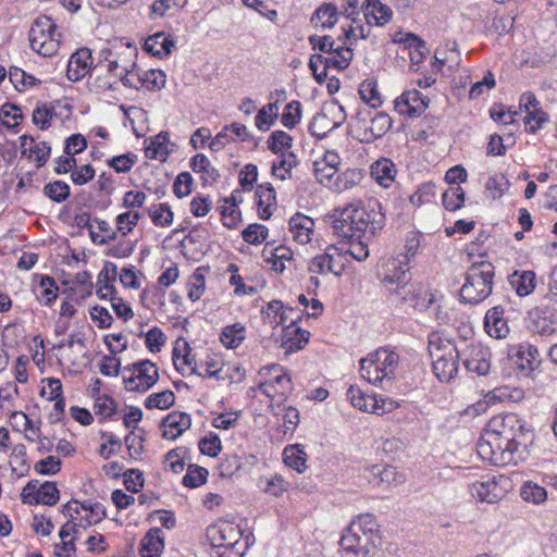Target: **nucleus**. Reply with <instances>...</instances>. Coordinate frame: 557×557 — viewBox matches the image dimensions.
<instances>
[{
	"label": "nucleus",
	"instance_id": "obj_1",
	"mask_svg": "<svg viewBox=\"0 0 557 557\" xmlns=\"http://www.w3.org/2000/svg\"><path fill=\"white\" fill-rule=\"evenodd\" d=\"M334 233L344 239L367 238L385 225V215L379 201L351 202L343 209H336L332 215Z\"/></svg>",
	"mask_w": 557,
	"mask_h": 557
},
{
	"label": "nucleus",
	"instance_id": "obj_2",
	"mask_svg": "<svg viewBox=\"0 0 557 557\" xmlns=\"http://www.w3.org/2000/svg\"><path fill=\"white\" fill-rule=\"evenodd\" d=\"M380 544L379 524L371 513L359 515L351 520L339 541L343 550L355 557H367Z\"/></svg>",
	"mask_w": 557,
	"mask_h": 557
},
{
	"label": "nucleus",
	"instance_id": "obj_3",
	"mask_svg": "<svg viewBox=\"0 0 557 557\" xmlns=\"http://www.w3.org/2000/svg\"><path fill=\"white\" fill-rule=\"evenodd\" d=\"M410 278L409 268H404L403 261H392L388 265V273L384 275L382 283L396 300L408 302L411 308L423 311L433 302L432 295L422 287L417 288L410 284Z\"/></svg>",
	"mask_w": 557,
	"mask_h": 557
},
{
	"label": "nucleus",
	"instance_id": "obj_4",
	"mask_svg": "<svg viewBox=\"0 0 557 557\" xmlns=\"http://www.w3.org/2000/svg\"><path fill=\"white\" fill-rule=\"evenodd\" d=\"M429 355L432 360V368L435 376L441 382H449L459 370L461 360V348L441 333L433 332L429 336Z\"/></svg>",
	"mask_w": 557,
	"mask_h": 557
},
{
	"label": "nucleus",
	"instance_id": "obj_5",
	"mask_svg": "<svg viewBox=\"0 0 557 557\" xmlns=\"http://www.w3.org/2000/svg\"><path fill=\"white\" fill-rule=\"evenodd\" d=\"M207 536L211 542L214 557H243L248 549V539L243 541L240 528L228 521L210 525Z\"/></svg>",
	"mask_w": 557,
	"mask_h": 557
},
{
	"label": "nucleus",
	"instance_id": "obj_6",
	"mask_svg": "<svg viewBox=\"0 0 557 557\" xmlns=\"http://www.w3.org/2000/svg\"><path fill=\"white\" fill-rule=\"evenodd\" d=\"M487 426V434L505 440L507 444H513V450H517V447L528 450L529 445L533 442V431L516 413L495 416L490 420Z\"/></svg>",
	"mask_w": 557,
	"mask_h": 557
},
{
	"label": "nucleus",
	"instance_id": "obj_7",
	"mask_svg": "<svg viewBox=\"0 0 557 557\" xmlns=\"http://www.w3.org/2000/svg\"><path fill=\"white\" fill-rule=\"evenodd\" d=\"M494 267L490 262L473 263L467 271L460 289V298L466 304L475 305L487 298L493 290Z\"/></svg>",
	"mask_w": 557,
	"mask_h": 557
},
{
	"label": "nucleus",
	"instance_id": "obj_8",
	"mask_svg": "<svg viewBox=\"0 0 557 557\" xmlns=\"http://www.w3.org/2000/svg\"><path fill=\"white\" fill-rule=\"evenodd\" d=\"M398 362L399 357L395 351L379 348L360 360V375L373 385H377L384 380L392 381Z\"/></svg>",
	"mask_w": 557,
	"mask_h": 557
},
{
	"label": "nucleus",
	"instance_id": "obj_9",
	"mask_svg": "<svg viewBox=\"0 0 557 557\" xmlns=\"http://www.w3.org/2000/svg\"><path fill=\"white\" fill-rule=\"evenodd\" d=\"M478 453L483 459L499 467L517 465L528 455V450H521L520 447L513 450V444H507L505 440L487 433L486 438L479 443Z\"/></svg>",
	"mask_w": 557,
	"mask_h": 557
},
{
	"label": "nucleus",
	"instance_id": "obj_10",
	"mask_svg": "<svg viewBox=\"0 0 557 557\" xmlns=\"http://www.w3.org/2000/svg\"><path fill=\"white\" fill-rule=\"evenodd\" d=\"M61 34L57 25L46 15L37 17L29 29V44L42 57H51L59 50Z\"/></svg>",
	"mask_w": 557,
	"mask_h": 557
},
{
	"label": "nucleus",
	"instance_id": "obj_11",
	"mask_svg": "<svg viewBox=\"0 0 557 557\" xmlns=\"http://www.w3.org/2000/svg\"><path fill=\"white\" fill-rule=\"evenodd\" d=\"M509 487L510 481L507 476L487 474L471 483L469 492L480 502L495 504L507 495Z\"/></svg>",
	"mask_w": 557,
	"mask_h": 557
},
{
	"label": "nucleus",
	"instance_id": "obj_12",
	"mask_svg": "<svg viewBox=\"0 0 557 557\" xmlns=\"http://www.w3.org/2000/svg\"><path fill=\"white\" fill-rule=\"evenodd\" d=\"M137 53V48L128 44L123 48L122 52H117L114 58L109 60L103 69L108 74V78L102 81L98 77L99 88L103 90H115L117 79L121 81L123 72L134 65V59H136Z\"/></svg>",
	"mask_w": 557,
	"mask_h": 557
},
{
	"label": "nucleus",
	"instance_id": "obj_13",
	"mask_svg": "<svg viewBox=\"0 0 557 557\" xmlns=\"http://www.w3.org/2000/svg\"><path fill=\"white\" fill-rule=\"evenodd\" d=\"M21 499L28 505L54 506L60 499V492L55 482L32 480L23 487Z\"/></svg>",
	"mask_w": 557,
	"mask_h": 557
},
{
	"label": "nucleus",
	"instance_id": "obj_14",
	"mask_svg": "<svg viewBox=\"0 0 557 557\" xmlns=\"http://www.w3.org/2000/svg\"><path fill=\"white\" fill-rule=\"evenodd\" d=\"M461 361L469 372L486 375L491 369V352L481 343H463Z\"/></svg>",
	"mask_w": 557,
	"mask_h": 557
},
{
	"label": "nucleus",
	"instance_id": "obj_15",
	"mask_svg": "<svg viewBox=\"0 0 557 557\" xmlns=\"http://www.w3.org/2000/svg\"><path fill=\"white\" fill-rule=\"evenodd\" d=\"M428 106L429 99L417 89L405 91L395 100V110L409 117L420 116Z\"/></svg>",
	"mask_w": 557,
	"mask_h": 557
},
{
	"label": "nucleus",
	"instance_id": "obj_16",
	"mask_svg": "<svg viewBox=\"0 0 557 557\" xmlns=\"http://www.w3.org/2000/svg\"><path fill=\"white\" fill-rule=\"evenodd\" d=\"M95 58L89 48H81L74 52L66 67V76L72 82H78L94 71Z\"/></svg>",
	"mask_w": 557,
	"mask_h": 557
},
{
	"label": "nucleus",
	"instance_id": "obj_17",
	"mask_svg": "<svg viewBox=\"0 0 557 557\" xmlns=\"http://www.w3.org/2000/svg\"><path fill=\"white\" fill-rule=\"evenodd\" d=\"M310 338V332L297 326L295 321L284 326L281 338V346L286 355L294 354L302 349Z\"/></svg>",
	"mask_w": 557,
	"mask_h": 557
},
{
	"label": "nucleus",
	"instance_id": "obj_18",
	"mask_svg": "<svg viewBox=\"0 0 557 557\" xmlns=\"http://www.w3.org/2000/svg\"><path fill=\"white\" fill-rule=\"evenodd\" d=\"M191 425V418L186 412L173 411L162 419V437L174 441L188 430Z\"/></svg>",
	"mask_w": 557,
	"mask_h": 557
},
{
	"label": "nucleus",
	"instance_id": "obj_19",
	"mask_svg": "<svg viewBox=\"0 0 557 557\" xmlns=\"http://www.w3.org/2000/svg\"><path fill=\"white\" fill-rule=\"evenodd\" d=\"M135 371L138 382L141 384L140 389L147 392L159 380V372L157 366L148 360H141L124 368L126 371Z\"/></svg>",
	"mask_w": 557,
	"mask_h": 557
},
{
	"label": "nucleus",
	"instance_id": "obj_20",
	"mask_svg": "<svg viewBox=\"0 0 557 557\" xmlns=\"http://www.w3.org/2000/svg\"><path fill=\"white\" fill-rule=\"evenodd\" d=\"M504 309L500 306L490 309L484 318V327L487 334L494 338H505L509 327L504 319Z\"/></svg>",
	"mask_w": 557,
	"mask_h": 557
},
{
	"label": "nucleus",
	"instance_id": "obj_21",
	"mask_svg": "<svg viewBox=\"0 0 557 557\" xmlns=\"http://www.w3.org/2000/svg\"><path fill=\"white\" fill-rule=\"evenodd\" d=\"M174 46L175 42L172 39L171 35H166L163 32H159L149 36L145 40L144 50L153 57L163 59L172 52Z\"/></svg>",
	"mask_w": 557,
	"mask_h": 557
},
{
	"label": "nucleus",
	"instance_id": "obj_22",
	"mask_svg": "<svg viewBox=\"0 0 557 557\" xmlns=\"http://www.w3.org/2000/svg\"><path fill=\"white\" fill-rule=\"evenodd\" d=\"M362 10L368 24H372V21H374L375 25L383 26L387 24L393 16L391 8L383 4L380 0H366L362 4Z\"/></svg>",
	"mask_w": 557,
	"mask_h": 557
},
{
	"label": "nucleus",
	"instance_id": "obj_23",
	"mask_svg": "<svg viewBox=\"0 0 557 557\" xmlns=\"http://www.w3.org/2000/svg\"><path fill=\"white\" fill-rule=\"evenodd\" d=\"M262 258L271 265L273 271L283 273L286 268L285 262L293 261V251L289 247L283 245L275 248H269V245L267 244L262 251Z\"/></svg>",
	"mask_w": 557,
	"mask_h": 557
},
{
	"label": "nucleus",
	"instance_id": "obj_24",
	"mask_svg": "<svg viewBox=\"0 0 557 557\" xmlns=\"http://www.w3.org/2000/svg\"><path fill=\"white\" fill-rule=\"evenodd\" d=\"M164 549V535L161 529H150L140 542L141 557H159Z\"/></svg>",
	"mask_w": 557,
	"mask_h": 557
},
{
	"label": "nucleus",
	"instance_id": "obj_25",
	"mask_svg": "<svg viewBox=\"0 0 557 557\" xmlns=\"http://www.w3.org/2000/svg\"><path fill=\"white\" fill-rule=\"evenodd\" d=\"M288 225L297 243L305 245L311 240L314 226V222L311 218L297 213L289 219Z\"/></svg>",
	"mask_w": 557,
	"mask_h": 557
},
{
	"label": "nucleus",
	"instance_id": "obj_26",
	"mask_svg": "<svg viewBox=\"0 0 557 557\" xmlns=\"http://www.w3.org/2000/svg\"><path fill=\"white\" fill-rule=\"evenodd\" d=\"M259 375L263 379L271 380L277 387V392L281 395H285L292 391L290 376L284 372L283 368L277 363L262 367L259 370Z\"/></svg>",
	"mask_w": 557,
	"mask_h": 557
},
{
	"label": "nucleus",
	"instance_id": "obj_27",
	"mask_svg": "<svg viewBox=\"0 0 557 557\" xmlns=\"http://www.w3.org/2000/svg\"><path fill=\"white\" fill-rule=\"evenodd\" d=\"M255 195L259 218L262 220L270 219L272 215L271 207L276 203L274 187L270 183L258 185Z\"/></svg>",
	"mask_w": 557,
	"mask_h": 557
},
{
	"label": "nucleus",
	"instance_id": "obj_28",
	"mask_svg": "<svg viewBox=\"0 0 557 557\" xmlns=\"http://www.w3.org/2000/svg\"><path fill=\"white\" fill-rule=\"evenodd\" d=\"M346 397L350 404L364 412H373L380 414V407L375 397L366 394L360 387L350 385L346 392Z\"/></svg>",
	"mask_w": 557,
	"mask_h": 557
},
{
	"label": "nucleus",
	"instance_id": "obj_29",
	"mask_svg": "<svg viewBox=\"0 0 557 557\" xmlns=\"http://www.w3.org/2000/svg\"><path fill=\"white\" fill-rule=\"evenodd\" d=\"M117 276V267L115 263L106 261L102 270L98 275V289L96 290L97 296L100 299H107L108 294H103V290H108L110 294H115L116 289L112 284Z\"/></svg>",
	"mask_w": 557,
	"mask_h": 557
},
{
	"label": "nucleus",
	"instance_id": "obj_30",
	"mask_svg": "<svg viewBox=\"0 0 557 557\" xmlns=\"http://www.w3.org/2000/svg\"><path fill=\"white\" fill-rule=\"evenodd\" d=\"M190 169L195 173H201L203 185L212 184L220 177L219 171L211 165L210 160L203 153L194 156L189 163Z\"/></svg>",
	"mask_w": 557,
	"mask_h": 557
},
{
	"label": "nucleus",
	"instance_id": "obj_31",
	"mask_svg": "<svg viewBox=\"0 0 557 557\" xmlns=\"http://www.w3.org/2000/svg\"><path fill=\"white\" fill-rule=\"evenodd\" d=\"M510 286L517 295H530L535 288V273L533 271H515L508 278Z\"/></svg>",
	"mask_w": 557,
	"mask_h": 557
},
{
	"label": "nucleus",
	"instance_id": "obj_32",
	"mask_svg": "<svg viewBox=\"0 0 557 557\" xmlns=\"http://www.w3.org/2000/svg\"><path fill=\"white\" fill-rule=\"evenodd\" d=\"M337 8L333 3H324L320 5L311 17L314 27L322 29L332 28L337 22Z\"/></svg>",
	"mask_w": 557,
	"mask_h": 557
},
{
	"label": "nucleus",
	"instance_id": "obj_33",
	"mask_svg": "<svg viewBox=\"0 0 557 557\" xmlns=\"http://www.w3.org/2000/svg\"><path fill=\"white\" fill-rule=\"evenodd\" d=\"M395 164L388 159H380L371 165V176L382 186L388 187L395 178Z\"/></svg>",
	"mask_w": 557,
	"mask_h": 557
},
{
	"label": "nucleus",
	"instance_id": "obj_34",
	"mask_svg": "<svg viewBox=\"0 0 557 557\" xmlns=\"http://www.w3.org/2000/svg\"><path fill=\"white\" fill-rule=\"evenodd\" d=\"M539 350L530 344L519 346L516 355V364L523 372L532 371L539 364Z\"/></svg>",
	"mask_w": 557,
	"mask_h": 557
},
{
	"label": "nucleus",
	"instance_id": "obj_35",
	"mask_svg": "<svg viewBox=\"0 0 557 557\" xmlns=\"http://www.w3.org/2000/svg\"><path fill=\"white\" fill-rule=\"evenodd\" d=\"M392 127V119L384 112H377L371 120L370 125L364 129L366 140L381 138Z\"/></svg>",
	"mask_w": 557,
	"mask_h": 557
},
{
	"label": "nucleus",
	"instance_id": "obj_36",
	"mask_svg": "<svg viewBox=\"0 0 557 557\" xmlns=\"http://www.w3.org/2000/svg\"><path fill=\"white\" fill-rule=\"evenodd\" d=\"M246 337V329L240 323H234L223 327L220 341L228 349L237 348Z\"/></svg>",
	"mask_w": 557,
	"mask_h": 557
},
{
	"label": "nucleus",
	"instance_id": "obj_37",
	"mask_svg": "<svg viewBox=\"0 0 557 557\" xmlns=\"http://www.w3.org/2000/svg\"><path fill=\"white\" fill-rule=\"evenodd\" d=\"M306 458L307 455L299 444L289 445L283 450L284 463L296 470L298 473H302L306 470Z\"/></svg>",
	"mask_w": 557,
	"mask_h": 557
},
{
	"label": "nucleus",
	"instance_id": "obj_38",
	"mask_svg": "<svg viewBox=\"0 0 557 557\" xmlns=\"http://www.w3.org/2000/svg\"><path fill=\"white\" fill-rule=\"evenodd\" d=\"M169 134L166 132H160L151 143L145 148V156L148 159H160L164 160L170 150L168 148Z\"/></svg>",
	"mask_w": 557,
	"mask_h": 557
},
{
	"label": "nucleus",
	"instance_id": "obj_39",
	"mask_svg": "<svg viewBox=\"0 0 557 557\" xmlns=\"http://www.w3.org/2000/svg\"><path fill=\"white\" fill-rule=\"evenodd\" d=\"M405 47L409 49V58L412 65L420 64L428 52L425 42L414 34H407L401 40Z\"/></svg>",
	"mask_w": 557,
	"mask_h": 557
},
{
	"label": "nucleus",
	"instance_id": "obj_40",
	"mask_svg": "<svg viewBox=\"0 0 557 557\" xmlns=\"http://www.w3.org/2000/svg\"><path fill=\"white\" fill-rule=\"evenodd\" d=\"M520 496L524 502L540 505L546 502L547 492L544 486L533 481H525L521 485Z\"/></svg>",
	"mask_w": 557,
	"mask_h": 557
},
{
	"label": "nucleus",
	"instance_id": "obj_41",
	"mask_svg": "<svg viewBox=\"0 0 557 557\" xmlns=\"http://www.w3.org/2000/svg\"><path fill=\"white\" fill-rule=\"evenodd\" d=\"M363 178V172L360 169H347L336 176L334 189L338 193L345 191L358 185Z\"/></svg>",
	"mask_w": 557,
	"mask_h": 557
},
{
	"label": "nucleus",
	"instance_id": "obj_42",
	"mask_svg": "<svg viewBox=\"0 0 557 557\" xmlns=\"http://www.w3.org/2000/svg\"><path fill=\"white\" fill-rule=\"evenodd\" d=\"M360 98L371 108H379L382 106V96L377 90V83L374 79H366L359 86Z\"/></svg>",
	"mask_w": 557,
	"mask_h": 557
},
{
	"label": "nucleus",
	"instance_id": "obj_43",
	"mask_svg": "<svg viewBox=\"0 0 557 557\" xmlns=\"http://www.w3.org/2000/svg\"><path fill=\"white\" fill-rule=\"evenodd\" d=\"M149 216L156 226L166 227L173 223L174 213L168 203H158L149 209Z\"/></svg>",
	"mask_w": 557,
	"mask_h": 557
},
{
	"label": "nucleus",
	"instance_id": "obj_44",
	"mask_svg": "<svg viewBox=\"0 0 557 557\" xmlns=\"http://www.w3.org/2000/svg\"><path fill=\"white\" fill-rule=\"evenodd\" d=\"M44 195L54 202H63L71 195L70 186L63 181H54L44 186Z\"/></svg>",
	"mask_w": 557,
	"mask_h": 557
},
{
	"label": "nucleus",
	"instance_id": "obj_45",
	"mask_svg": "<svg viewBox=\"0 0 557 557\" xmlns=\"http://www.w3.org/2000/svg\"><path fill=\"white\" fill-rule=\"evenodd\" d=\"M277 102L269 103L262 107L255 117V124L257 128L262 132L268 131L277 117Z\"/></svg>",
	"mask_w": 557,
	"mask_h": 557
},
{
	"label": "nucleus",
	"instance_id": "obj_46",
	"mask_svg": "<svg viewBox=\"0 0 557 557\" xmlns=\"http://www.w3.org/2000/svg\"><path fill=\"white\" fill-rule=\"evenodd\" d=\"M94 410L101 419H111L117 410L116 401L108 395H98L95 398Z\"/></svg>",
	"mask_w": 557,
	"mask_h": 557
},
{
	"label": "nucleus",
	"instance_id": "obj_47",
	"mask_svg": "<svg viewBox=\"0 0 557 557\" xmlns=\"http://www.w3.org/2000/svg\"><path fill=\"white\" fill-rule=\"evenodd\" d=\"M40 294L37 298L46 306H51L58 297L55 281L48 275H42L39 283Z\"/></svg>",
	"mask_w": 557,
	"mask_h": 557
},
{
	"label": "nucleus",
	"instance_id": "obj_48",
	"mask_svg": "<svg viewBox=\"0 0 557 557\" xmlns=\"http://www.w3.org/2000/svg\"><path fill=\"white\" fill-rule=\"evenodd\" d=\"M175 401V395L172 391L166 389L160 393H154L149 395L145 400V406L148 409H161L165 410L169 409L171 406L174 405Z\"/></svg>",
	"mask_w": 557,
	"mask_h": 557
},
{
	"label": "nucleus",
	"instance_id": "obj_49",
	"mask_svg": "<svg viewBox=\"0 0 557 557\" xmlns=\"http://www.w3.org/2000/svg\"><path fill=\"white\" fill-rule=\"evenodd\" d=\"M534 332L542 336H550L557 332V319L554 314L542 311L533 322Z\"/></svg>",
	"mask_w": 557,
	"mask_h": 557
},
{
	"label": "nucleus",
	"instance_id": "obj_50",
	"mask_svg": "<svg viewBox=\"0 0 557 557\" xmlns=\"http://www.w3.org/2000/svg\"><path fill=\"white\" fill-rule=\"evenodd\" d=\"M443 206L449 211H456L463 207L465 191L457 185L449 187L442 196Z\"/></svg>",
	"mask_w": 557,
	"mask_h": 557
},
{
	"label": "nucleus",
	"instance_id": "obj_51",
	"mask_svg": "<svg viewBox=\"0 0 557 557\" xmlns=\"http://www.w3.org/2000/svg\"><path fill=\"white\" fill-rule=\"evenodd\" d=\"M549 121V115L543 111L542 107L535 108L525 112L523 122L527 126V132L535 133L543 127Z\"/></svg>",
	"mask_w": 557,
	"mask_h": 557
},
{
	"label": "nucleus",
	"instance_id": "obj_52",
	"mask_svg": "<svg viewBox=\"0 0 557 557\" xmlns=\"http://www.w3.org/2000/svg\"><path fill=\"white\" fill-rule=\"evenodd\" d=\"M332 250L333 246H330L326 248L324 253L313 257L308 264V271L320 275L326 274L329 272L332 273V271H334V269H332L330 258V251Z\"/></svg>",
	"mask_w": 557,
	"mask_h": 557
},
{
	"label": "nucleus",
	"instance_id": "obj_53",
	"mask_svg": "<svg viewBox=\"0 0 557 557\" xmlns=\"http://www.w3.org/2000/svg\"><path fill=\"white\" fill-rule=\"evenodd\" d=\"M165 85V74L161 70L141 72L140 88L160 90Z\"/></svg>",
	"mask_w": 557,
	"mask_h": 557
},
{
	"label": "nucleus",
	"instance_id": "obj_54",
	"mask_svg": "<svg viewBox=\"0 0 557 557\" xmlns=\"http://www.w3.org/2000/svg\"><path fill=\"white\" fill-rule=\"evenodd\" d=\"M268 149L278 154L283 149H289L293 145V137L284 131H274L268 138Z\"/></svg>",
	"mask_w": 557,
	"mask_h": 557
},
{
	"label": "nucleus",
	"instance_id": "obj_55",
	"mask_svg": "<svg viewBox=\"0 0 557 557\" xmlns=\"http://www.w3.org/2000/svg\"><path fill=\"white\" fill-rule=\"evenodd\" d=\"M141 215L138 211H126L124 213H120L116 216V227L117 232L125 237L128 235L133 228L138 224V221L140 220Z\"/></svg>",
	"mask_w": 557,
	"mask_h": 557
},
{
	"label": "nucleus",
	"instance_id": "obj_56",
	"mask_svg": "<svg viewBox=\"0 0 557 557\" xmlns=\"http://www.w3.org/2000/svg\"><path fill=\"white\" fill-rule=\"evenodd\" d=\"M208 474L207 469L197 465H189L186 474L183 476V484L190 488L198 487L207 481Z\"/></svg>",
	"mask_w": 557,
	"mask_h": 557
},
{
	"label": "nucleus",
	"instance_id": "obj_57",
	"mask_svg": "<svg viewBox=\"0 0 557 557\" xmlns=\"http://www.w3.org/2000/svg\"><path fill=\"white\" fill-rule=\"evenodd\" d=\"M281 153L278 163H273L272 174L280 180H285L286 175H290V170L297 164L296 156L293 152Z\"/></svg>",
	"mask_w": 557,
	"mask_h": 557
},
{
	"label": "nucleus",
	"instance_id": "obj_58",
	"mask_svg": "<svg viewBox=\"0 0 557 557\" xmlns=\"http://www.w3.org/2000/svg\"><path fill=\"white\" fill-rule=\"evenodd\" d=\"M300 119L301 103L297 100H293L287 103L281 117L282 124L292 129L299 123Z\"/></svg>",
	"mask_w": 557,
	"mask_h": 557
},
{
	"label": "nucleus",
	"instance_id": "obj_59",
	"mask_svg": "<svg viewBox=\"0 0 557 557\" xmlns=\"http://www.w3.org/2000/svg\"><path fill=\"white\" fill-rule=\"evenodd\" d=\"M269 231L262 224H250L243 232V239L250 245H260L268 237Z\"/></svg>",
	"mask_w": 557,
	"mask_h": 557
},
{
	"label": "nucleus",
	"instance_id": "obj_60",
	"mask_svg": "<svg viewBox=\"0 0 557 557\" xmlns=\"http://www.w3.org/2000/svg\"><path fill=\"white\" fill-rule=\"evenodd\" d=\"M55 115L54 107L45 103L33 111V123L40 129H47L51 124L52 117Z\"/></svg>",
	"mask_w": 557,
	"mask_h": 557
},
{
	"label": "nucleus",
	"instance_id": "obj_61",
	"mask_svg": "<svg viewBox=\"0 0 557 557\" xmlns=\"http://www.w3.org/2000/svg\"><path fill=\"white\" fill-rule=\"evenodd\" d=\"M373 236H369L367 238H346L347 243L349 244L348 249L345 251L346 253H349L354 259L357 261H363L369 257V249H368V242Z\"/></svg>",
	"mask_w": 557,
	"mask_h": 557
},
{
	"label": "nucleus",
	"instance_id": "obj_62",
	"mask_svg": "<svg viewBox=\"0 0 557 557\" xmlns=\"http://www.w3.org/2000/svg\"><path fill=\"white\" fill-rule=\"evenodd\" d=\"M329 117L324 112H318L309 124V133L317 138H323L330 132Z\"/></svg>",
	"mask_w": 557,
	"mask_h": 557
},
{
	"label": "nucleus",
	"instance_id": "obj_63",
	"mask_svg": "<svg viewBox=\"0 0 557 557\" xmlns=\"http://www.w3.org/2000/svg\"><path fill=\"white\" fill-rule=\"evenodd\" d=\"M193 176L189 172L180 173L173 184V193L177 198L188 196L193 190Z\"/></svg>",
	"mask_w": 557,
	"mask_h": 557
},
{
	"label": "nucleus",
	"instance_id": "obj_64",
	"mask_svg": "<svg viewBox=\"0 0 557 557\" xmlns=\"http://www.w3.org/2000/svg\"><path fill=\"white\" fill-rule=\"evenodd\" d=\"M219 210L222 223L227 228H235L242 221V212L238 208H234V206L223 205L219 207Z\"/></svg>",
	"mask_w": 557,
	"mask_h": 557
}]
</instances>
